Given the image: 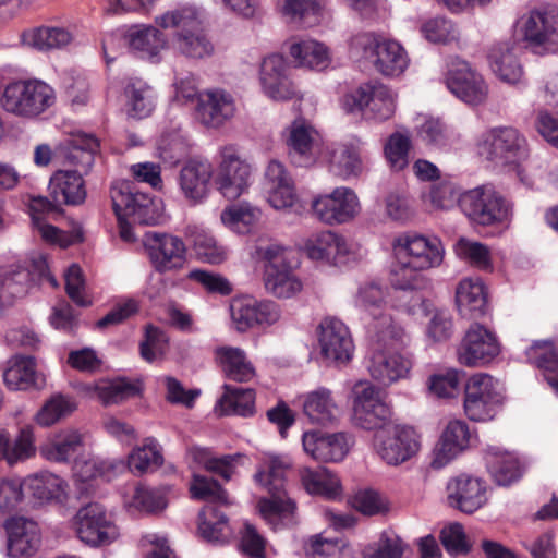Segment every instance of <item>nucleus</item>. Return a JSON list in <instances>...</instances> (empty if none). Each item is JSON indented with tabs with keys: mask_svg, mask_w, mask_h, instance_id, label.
<instances>
[{
	"mask_svg": "<svg viewBox=\"0 0 558 558\" xmlns=\"http://www.w3.org/2000/svg\"><path fill=\"white\" fill-rule=\"evenodd\" d=\"M492 71L507 84H518L523 76V69L513 47L509 43L495 45L488 54Z\"/></svg>",
	"mask_w": 558,
	"mask_h": 558,
	"instance_id": "obj_42",
	"label": "nucleus"
},
{
	"mask_svg": "<svg viewBox=\"0 0 558 558\" xmlns=\"http://www.w3.org/2000/svg\"><path fill=\"white\" fill-rule=\"evenodd\" d=\"M262 211L248 203L234 204L222 210L221 222L238 234H246L256 226Z\"/></svg>",
	"mask_w": 558,
	"mask_h": 558,
	"instance_id": "obj_53",
	"label": "nucleus"
},
{
	"mask_svg": "<svg viewBox=\"0 0 558 558\" xmlns=\"http://www.w3.org/2000/svg\"><path fill=\"white\" fill-rule=\"evenodd\" d=\"M76 409L75 401L68 396L53 395L36 415V421L41 426H50L61 418L70 415Z\"/></svg>",
	"mask_w": 558,
	"mask_h": 558,
	"instance_id": "obj_60",
	"label": "nucleus"
},
{
	"mask_svg": "<svg viewBox=\"0 0 558 558\" xmlns=\"http://www.w3.org/2000/svg\"><path fill=\"white\" fill-rule=\"evenodd\" d=\"M283 136L292 163L310 167L317 161L322 148V136L312 123L304 118H298L286 129Z\"/></svg>",
	"mask_w": 558,
	"mask_h": 558,
	"instance_id": "obj_17",
	"label": "nucleus"
},
{
	"mask_svg": "<svg viewBox=\"0 0 558 558\" xmlns=\"http://www.w3.org/2000/svg\"><path fill=\"white\" fill-rule=\"evenodd\" d=\"M446 85L457 98L469 105H478L487 96V86L482 76L465 61L451 64L446 76Z\"/></svg>",
	"mask_w": 558,
	"mask_h": 558,
	"instance_id": "obj_29",
	"label": "nucleus"
},
{
	"mask_svg": "<svg viewBox=\"0 0 558 558\" xmlns=\"http://www.w3.org/2000/svg\"><path fill=\"white\" fill-rule=\"evenodd\" d=\"M264 191L267 202L276 210H287L301 215L304 210L296 192L295 184L286 169L278 160H270L265 170Z\"/></svg>",
	"mask_w": 558,
	"mask_h": 558,
	"instance_id": "obj_15",
	"label": "nucleus"
},
{
	"mask_svg": "<svg viewBox=\"0 0 558 558\" xmlns=\"http://www.w3.org/2000/svg\"><path fill=\"white\" fill-rule=\"evenodd\" d=\"M304 252L310 259L332 266L348 263L352 254L348 241L332 231L312 234L304 242Z\"/></svg>",
	"mask_w": 558,
	"mask_h": 558,
	"instance_id": "obj_28",
	"label": "nucleus"
},
{
	"mask_svg": "<svg viewBox=\"0 0 558 558\" xmlns=\"http://www.w3.org/2000/svg\"><path fill=\"white\" fill-rule=\"evenodd\" d=\"M484 459L488 473L498 486H511L524 473V465L514 452L497 446H487Z\"/></svg>",
	"mask_w": 558,
	"mask_h": 558,
	"instance_id": "obj_32",
	"label": "nucleus"
},
{
	"mask_svg": "<svg viewBox=\"0 0 558 558\" xmlns=\"http://www.w3.org/2000/svg\"><path fill=\"white\" fill-rule=\"evenodd\" d=\"M351 436L344 432H305L302 445L306 454L319 462H340L350 450Z\"/></svg>",
	"mask_w": 558,
	"mask_h": 558,
	"instance_id": "obj_27",
	"label": "nucleus"
},
{
	"mask_svg": "<svg viewBox=\"0 0 558 558\" xmlns=\"http://www.w3.org/2000/svg\"><path fill=\"white\" fill-rule=\"evenodd\" d=\"M37 451L34 427L24 425L19 428L17 434L12 439L8 433V445L4 449V461L13 466L25 462L35 457Z\"/></svg>",
	"mask_w": 558,
	"mask_h": 558,
	"instance_id": "obj_51",
	"label": "nucleus"
},
{
	"mask_svg": "<svg viewBox=\"0 0 558 558\" xmlns=\"http://www.w3.org/2000/svg\"><path fill=\"white\" fill-rule=\"evenodd\" d=\"M190 493L193 499L205 500L207 505L228 504L227 492L214 478L194 474L190 483Z\"/></svg>",
	"mask_w": 558,
	"mask_h": 558,
	"instance_id": "obj_59",
	"label": "nucleus"
},
{
	"mask_svg": "<svg viewBox=\"0 0 558 558\" xmlns=\"http://www.w3.org/2000/svg\"><path fill=\"white\" fill-rule=\"evenodd\" d=\"M410 148L411 138L408 133L395 132L388 137L384 151L391 168L402 170L408 166Z\"/></svg>",
	"mask_w": 558,
	"mask_h": 558,
	"instance_id": "obj_64",
	"label": "nucleus"
},
{
	"mask_svg": "<svg viewBox=\"0 0 558 558\" xmlns=\"http://www.w3.org/2000/svg\"><path fill=\"white\" fill-rule=\"evenodd\" d=\"M95 396L105 404H116L125 399L140 395L141 387L138 384L126 380L117 379L114 381H100L92 388Z\"/></svg>",
	"mask_w": 558,
	"mask_h": 558,
	"instance_id": "obj_55",
	"label": "nucleus"
},
{
	"mask_svg": "<svg viewBox=\"0 0 558 558\" xmlns=\"http://www.w3.org/2000/svg\"><path fill=\"white\" fill-rule=\"evenodd\" d=\"M361 148L357 138L337 144L329 156L330 171L342 179L357 175L362 171Z\"/></svg>",
	"mask_w": 558,
	"mask_h": 558,
	"instance_id": "obj_40",
	"label": "nucleus"
},
{
	"mask_svg": "<svg viewBox=\"0 0 558 558\" xmlns=\"http://www.w3.org/2000/svg\"><path fill=\"white\" fill-rule=\"evenodd\" d=\"M163 463L159 444L156 438L147 437L141 447L132 450L129 454L128 468L134 475H143L160 468Z\"/></svg>",
	"mask_w": 558,
	"mask_h": 558,
	"instance_id": "obj_49",
	"label": "nucleus"
},
{
	"mask_svg": "<svg viewBox=\"0 0 558 558\" xmlns=\"http://www.w3.org/2000/svg\"><path fill=\"white\" fill-rule=\"evenodd\" d=\"M235 111L234 98L225 89H207L197 97L196 118L206 128H221L234 117Z\"/></svg>",
	"mask_w": 558,
	"mask_h": 558,
	"instance_id": "obj_26",
	"label": "nucleus"
},
{
	"mask_svg": "<svg viewBox=\"0 0 558 558\" xmlns=\"http://www.w3.org/2000/svg\"><path fill=\"white\" fill-rule=\"evenodd\" d=\"M263 93L272 100H289L296 95L286 59L278 53L264 58L259 69Z\"/></svg>",
	"mask_w": 558,
	"mask_h": 558,
	"instance_id": "obj_25",
	"label": "nucleus"
},
{
	"mask_svg": "<svg viewBox=\"0 0 558 558\" xmlns=\"http://www.w3.org/2000/svg\"><path fill=\"white\" fill-rule=\"evenodd\" d=\"M459 313L465 318H478L488 310L487 294L481 278H464L456 290Z\"/></svg>",
	"mask_w": 558,
	"mask_h": 558,
	"instance_id": "obj_37",
	"label": "nucleus"
},
{
	"mask_svg": "<svg viewBox=\"0 0 558 558\" xmlns=\"http://www.w3.org/2000/svg\"><path fill=\"white\" fill-rule=\"evenodd\" d=\"M83 436L78 430H61L39 447L40 456L51 462L66 463L83 449Z\"/></svg>",
	"mask_w": 558,
	"mask_h": 558,
	"instance_id": "obj_38",
	"label": "nucleus"
},
{
	"mask_svg": "<svg viewBox=\"0 0 558 558\" xmlns=\"http://www.w3.org/2000/svg\"><path fill=\"white\" fill-rule=\"evenodd\" d=\"M111 201L116 216H129L138 225H156L161 213L158 203L147 193L138 192L131 181L122 180L112 184Z\"/></svg>",
	"mask_w": 558,
	"mask_h": 558,
	"instance_id": "obj_10",
	"label": "nucleus"
},
{
	"mask_svg": "<svg viewBox=\"0 0 558 558\" xmlns=\"http://www.w3.org/2000/svg\"><path fill=\"white\" fill-rule=\"evenodd\" d=\"M213 178V166L208 161L190 160L180 170L178 184L184 197L193 203L203 202Z\"/></svg>",
	"mask_w": 558,
	"mask_h": 558,
	"instance_id": "obj_34",
	"label": "nucleus"
},
{
	"mask_svg": "<svg viewBox=\"0 0 558 558\" xmlns=\"http://www.w3.org/2000/svg\"><path fill=\"white\" fill-rule=\"evenodd\" d=\"M66 161L76 167L75 170H59L49 182V195L57 204L80 205L86 198L83 174L92 169L99 149L98 140L90 134H78L64 144Z\"/></svg>",
	"mask_w": 558,
	"mask_h": 558,
	"instance_id": "obj_2",
	"label": "nucleus"
},
{
	"mask_svg": "<svg viewBox=\"0 0 558 558\" xmlns=\"http://www.w3.org/2000/svg\"><path fill=\"white\" fill-rule=\"evenodd\" d=\"M350 50L356 57L371 59L381 75L397 77L409 66L404 48L396 40L374 33H360L350 40Z\"/></svg>",
	"mask_w": 558,
	"mask_h": 558,
	"instance_id": "obj_6",
	"label": "nucleus"
},
{
	"mask_svg": "<svg viewBox=\"0 0 558 558\" xmlns=\"http://www.w3.org/2000/svg\"><path fill=\"white\" fill-rule=\"evenodd\" d=\"M374 448L387 464L399 465L416 454L418 436L413 427L389 423L375 434Z\"/></svg>",
	"mask_w": 558,
	"mask_h": 558,
	"instance_id": "obj_11",
	"label": "nucleus"
},
{
	"mask_svg": "<svg viewBox=\"0 0 558 558\" xmlns=\"http://www.w3.org/2000/svg\"><path fill=\"white\" fill-rule=\"evenodd\" d=\"M128 114L132 118L144 119L151 114L156 107V92L145 81L131 78L124 87Z\"/></svg>",
	"mask_w": 558,
	"mask_h": 558,
	"instance_id": "obj_43",
	"label": "nucleus"
},
{
	"mask_svg": "<svg viewBox=\"0 0 558 558\" xmlns=\"http://www.w3.org/2000/svg\"><path fill=\"white\" fill-rule=\"evenodd\" d=\"M187 456L193 462L220 475L225 481L231 480L235 471V462L241 457L240 454L214 457L208 449L197 446L190 447Z\"/></svg>",
	"mask_w": 558,
	"mask_h": 558,
	"instance_id": "obj_54",
	"label": "nucleus"
},
{
	"mask_svg": "<svg viewBox=\"0 0 558 558\" xmlns=\"http://www.w3.org/2000/svg\"><path fill=\"white\" fill-rule=\"evenodd\" d=\"M169 345L167 333L158 327L148 325L145 328V336L140 343V353L143 360L153 363L161 359Z\"/></svg>",
	"mask_w": 558,
	"mask_h": 558,
	"instance_id": "obj_63",
	"label": "nucleus"
},
{
	"mask_svg": "<svg viewBox=\"0 0 558 558\" xmlns=\"http://www.w3.org/2000/svg\"><path fill=\"white\" fill-rule=\"evenodd\" d=\"M156 24L161 28H173L174 50L189 59H204L214 52V45L202 26L199 13L195 7H180L157 16Z\"/></svg>",
	"mask_w": 558,
	"mask_h": 558,
	"instance_id": "obj_4",
	"label": "nucleus"
},
{
	"mask_svg": "<svg viewBox=\"0 0 558 558\" xmlns=\"http://www.w3.org/2000/svg\"><path fill=\"white\" fill-rule=\"evenodd\" d=\"M22 482L24 490L29 492L40 502L58 499L64 493V481L48 471L31 475Z\"/></svg>",
	"mask_w": 558,
	"mask_h": 558,
	"instance_id": "obj_52",
	"label": "nucleus"
},
{
	"mask_svg": "<svg viewBox=\"0 0 558 558\" xmlns=\"http://www.w3.org/2000/svg\"><path fill=\"white\" fill-rule=\"evenodd\" d=\"M318 348L322 357L337 365L351 361L354 343L348 326L337 317L322 319L317 327Z\"/></svg>",
	"mask_w": 558,
	"mask_h": 558,
	"instance_id": "obj_16",
	"label": "nucleus"
},
{
	"mask_svg": "<svg viewBox=\"0 0 558 558\" xmlns=\"http://www.w3.org/2000/svg\"><path fill=\"white\" fill-rule=\"evenodd\" d=\"M124 39L135 56L151 63L160 61V53L168 45L166 36L151 25L131 26L126 31Z\"/></svg>",
	"mask_w": 558,
	"mask_h": 558,
	"instance_id": "obj_33",
	"label": "nucleus"
},
{
	"mask_svg": "<svg viewBox=\"0 0 558 558\" xmlns=\"http://www.w3.org/2000/svg\"><path fill=\"white\" fill-rule=\"evenodd\" d=\"M471 433L465 422L450 421L435 449L433 465L442 468L464 451L470 445Z\"/></svg>",
	"mask_w": 558,
	"mask_h": 558,
	"instance_id": "obj_36",
	"label": "nucleus"
},
{
	"mask_svg": "<svg viewBox=\"0 0 558 558\" xmlns=\"http://www.w3.org/2000/svg\"><path fill=\"white\" fill-rule=\"evenodd\" d=\"M56 100V92L49 84L32 78L9 83L0 101L7 112L24 119H35L50 109Z\"/></svg>",
	"mask_w": 558,
	"mask_h": 558,
	"instance_id": "obj_5",
	"label": "nucleus"
},
{
	"mask_svg": "<svg viewBox=\"0 0 558 558\" xmlns=\"http://www.w3.org/2000/svg\"><path fill=\"white\" fill-rule=\"evenodd\" d=\"M303 411L312 423L328 425L337 421L340 410L332 391L318 387L305 395Z\"/></svg>",
	"mask_w": 558,
	"mask_h": 558,
	"instance_id": "obj_39",
	"label": "nucleus"
},
{
	"mask_svg": "<svg viewBox=\"0 0 558 558\" xmlns=\"http://www.w3.org/2000/svg\"><path fill=\"white\" fill-rule=\"evenodd\" d=\"M521 28L529 46L555 51L558 44V8L549 5L531 11L521 19Z\"/></svg>",
	"mask_w": 558,
	"mask_h": 558,
	"instance_id": "obj_23",
	"label": "nucleus"
},
{
	"mask_svg": "<svg viewBox=\"0 0 558 558\" xmlns=\"http://www.w3.org/2000/svg\"><path fill=\"white\" fill-rule=\"evenodd\" d=\"M348 400L351 403V422L364 430H379L386 427L392 416L390 405L379 388L368 380L355 381Z\"/></svg>",
	"mask_w": 558,
	"mask_h": 558,
	"instance_id": "obj_8",
	"label": "nucleus"
},
{
	"mask_svg": "<svg viewBox=\"0 0 558 558\" xmlns=\"http://www.w3.org/2000/svg\"><path fill=\"white\" fill-rule=\"evenodd\" d=\"M447 500L450 507L473 513L487 501L485 482L480 477L460 474L447 483Z\"/></svg>",
	"mask_w": 558,
	"mask_h": 558,
	"instance_id": "obj_30",
	"label": "nucleus"
},
{
	"mask_svg": "<svg viewBox=\"0 0 558 558\" xmlns=\"http://www.w3.org/2000/svg\"><path fill=\"white\" fill-rule=\"evenodd\" d=\"M289 468L288 460L279 456H268L254 475L256 483L270 494V498H262L258 501V509L275 531L296 524V505L287 497L284 490L286 473Z\"/></svg>",
	"mask_w": 558,
	"mask_h": 558,
	"instance_id": "obj_3",
	"label": "nucleus"
},
{
	"mask_svg": "<svg viewBox=\"0 0 558 558\" xmlns=\"http://www.w3.org/2000/svg\"><path fill=\"white\" fill-rule=\"evenodd\" d=\"M415 130L417 138L426 146L442 149L450 145V131L438 118L424 117Z\"/></svg>",
	"mask_w": 558,
	"mask_h": 558,
	"instance_id": "obj_57",
	"label": "nucleus"
},
{
	"mask_svg": "<svg viewBox=\"0 0 558 558\" xmlns=\"http://www.w3.org/2000/svg\"><path fill=\"white\" fill-rule=\"evenodd\" d=\"M300 477L305 490L311 495L327 499H336L341 495L339 478L324 466L304 468L300 471Z\"/></svg>",
	"mask_w": 558,
	"mask_h": 558,
	"instance_id": "obj_46",
	"label": "nucleus"
},
{
	"mask_svg": "<svg viewBox=\"0 0 558 558\" xmlns=\"http://www.w3.org/2000/svg\"><path fill=\"white\" fill-rule=\"evenodd\" d=\"M74 469L77 476L84 482L97 477L110 482L125 470V463L118 460L90 459L82 463L75 461Z\"/></svg>",
	"mask_w": 558,
	"mask_h": 558,
	"instance_id": "obj_56",
	"label": "nucleus"
},
{
	"mask_svg": "<svg viewBox=\"0 0 558 558\" xmlns=\"http://www.w3.org/2000/svg\"><path fill=\"white\" fill-rule=\"evenodd\" d=\"M192 243L198 257L207 263L220 264L227 258V247L219 244L216 239L205 230H196L192 234Z\"/></svg>",
	"mask_w": 558,
	"mask_h": 558,
	"instance_id": "obj_61",
	"label": "nucleus"
},
{
	"mask_svg": "<svg viewBox=\"0 0 558 558\" xmlns=\"http://www.w3.org/2000/svg\"><path fill=\"white\" fill-rule=\"evenodd\" d=\"M252 165L241 157L234 146H226L221 150L216 183L218 190L228 199L240 197L250 186Z\"/></svg>",
	"mask_w": 558,
	"mask_h": 558,
	"instance_id": "obj_21",
	"label": "nucleus"
},
{
	"mask_svg": "<svg viewBox=\"0 0 558 558\" xmlns=\"http://www.w3.org/2000/svg\"><path fill=\"white\" fill-rule=\"evenodd\" d=\"M8 553L13 558L33 556L39 548L41 536L38 524L24 517H12L4 523Z\"/></svg>",
	"mask_w": 558,
	"mask_h": 558,
	"instance_id": "obj_31",
	"label": "nucleus"
},
{
	"mask_svg": "<svg viewBox=\"0 0 558 558\" xmlns=\"http://www.w3.org/2000/svg\"><path fill=\"white\" fill-rule=\"evenodd\" d=\"M349 98L353 101L350 111L357 110L379 121L391 118L396 110L395 93L381 83L363 84Z\"/></svg>",
	"mask_w": 558,
	"mask_h": 558,
	"instance_id": "obj_24",
	"label": "nucleus"
},
{
	"mask_svg": "<svg viewBox=\"0 0 558 558\" xmlns=\"http://www.w3.org/2000/svg\"><path fill=\"white\" fill-rule=\"evenodd\" d=\"M500 353L496 335L480 324L468 329L459 349L458 359L469 367L485 366Z\"/></svg>",
	"mask_w": 558,
	"mask_h": 558,
	"instance_id": "obj_22",
	"label": "nucleus"
},
{
	"mask_svg": "<svg viewBox=\"0 0 558 558\" xmlns=\"http://www.w3.org/2000/svg\"><path fill=\"white\" fill-rule=\"evenodd\" d=\"M361 206L356 193L345 186L336 187L328 194L316 196L312 201L315 217L326 225H341L354 219Z\"/></svg>",
	"mask_w": 558,
	"mask_h": 558,
	"instance_id": "obj_18",
	"label": "nucleus"
},
{
	"mask_svg": "<svg viewBox=\"0 0 558 558\" xmlns=\"http://www.w3.org/2000/svg\"><path fill=\"white\" fill-rule=\"evenodd\" d=\"M405 335L400 341L392 342L390 339L373 342V353L367 365L369 375L373 379L383 385H390L404 378L410 368L411 362L398 352V349L404 344Z\"/></svg>",
	"mask_w": 558,
	"mask_h": 558,
	"instance_id": "obj_12",
	"label": "nucleus"
},
{
	"mask_svg": "<svg viewBox=\"0 0 558 558\" xmlns=\"http://www.w3.org/2000/svg\"><path fill=\"white\" fill-rule=\"evenodd\" d=\"M289 52L299 66L323 71L330 64L328 48L313 39H303L291 44Z\"/></svg>",
	"mask_w": 558,
	"mask_h": 558,
	"instance_id": "obj_48",
	"label": "nucleus"
},
{
	"mask_svg": "<svg viewBox=\"0 0 558 558\" xmlns=\"http://www.w3.org/2000/svg\"><path fill=\"white\" fill-rule=\"evenodd\" d=\"M482 148L487 159L497 165H514L527 156L525 137L512 126H496L482 137Z\"/></svg>",
	"mask_w": 558,
	"mask_h": 558,
	"instance_id": "obj_14",
	"label": "nucleus"
},
{
	"mask_svg": "<svg viewBox=\"0 0 558 558\" xmlns=\"http://www.w3.org/2000/svg\"><path fill=\"white\" fill-rule=\"evenodd\" d=\"M462 194L458 186L451 181H439L430 185L429 191L423 198L435 209L448 210L459 204Z\"/></svg>",
	"mask_w": 558,
	"mask_h": 558,
	"instance_id": "obj_62",
	"label": "nucleus"
},
{
	"mask_svg": "<svg viewBox=\"0 0 558 558\" xmlns=\"http://www.w3.org/2000/svg\"><path fill=\"white\" fill-rule=\"evenodd\" d=\"M527 362L544 371L545 380L558 393V352L550 341H535L526 350Z\"/></svg>",
	"mask_w": 558,
	"mask_h": 558,
	"instance_id": "obj_47",
	"label": "nucleus"
},
{
	"mask_svg": "<svg viewBox=\"0 0 558 558\" xmlns=\"http://www.w3.org/2000/svg\"><path fill=\"white\" fill-rule=\"evenodd\" d=\"M386 299L387 290L372 281L360 286L354 303L365 314L364 320L369 339L377 342L387 339L392 342L400 341L404 337V330L385 312Z\"/></svg>",
	"mask_w": 558,
	"mask_h": 558,
	"instance_id": "obj_7",
	"label": "nucleus"
},
{
	"mask_svg": "<svg viewBox=\"0 0 558 558\" xmlns=\"http://www.w3.org/2000/svg\"><path fill=\"white\" fill-rule=\"evenodd\" d=\"M392 250L397 264L390 272L392 287H425L424 270L438 267L444 259L445 248L437 236L405 233L393 240Z\"/></svg>",
	"mask_w": 558,
	"mask_h": 558,
	"instance_id": "obj_1",
	"label": "nucleus"
},
{
	"mask_svg": "<svg viewBox=\"0 0 558 558\" xmlns=\"http://www.w3.org/2000/svg\"><path fill=\"white\" fill-rule=\"evenodd\" d=\"M263 280L266 291L277 299H292L303 290V282L290 264L270 266L263 272Z\"/></svg>",
	"mask_w": 558,
	"mask_h": 558,
	"instance_id": "obj_41",
	"label": "nucleus"
},
{
	"mask_svg": "<svg viewBox=\"0 0 558 558\" xmlns=\"http://www.w3.org/2000/svg\"><path fill=\"white\" fill-rule=\"evenodd\" d=\"M215 359L225 375L231 380L246 383L255 376L254 366L240 348L218 347L215 349Z\"/></svg>",
	"mask_w": 558,
	"mask_h": 558,
	"instance_id": "obj_44",
	"label": "nucleus"
},
{
	"mask_svg": "<svg viewBox=\"0 0 558 558\" xmlns=\"http://www.w3.org/2000/svg\"><path fill=\"white\" fill-rule=\"evenodd\" d=\"M23 38L27 45L38 50H49L66 46L72 36L61 27H39L29 34H24Z\"/></svg>",
	"mask_w": 558,
	"mask_h": 558,
	"instance_id": "obj_58",
	"label": "nucleus"
},
{
	"mask_svg": "<svg viewBox=\"0 0 558 558\" xmlns=\"http://www.w3.org/2000/svg\"><path fill=\"white\" fill-rule=\"evenodd\" d=\"M142 242L156 271L165 274L181 269L184 266L186 247L179 236L146 231Z\"/></svg>",
	"mask_w": 558,
	"mask_h": 558,
	"instance_id": "obj_19",
	"label": "nucleus"
},
{
	"mask_svg": "<svg viewBox=\"0 0 558 558\" xmlns=\"http://www.w3.org/2000/svg\"><path fill=\"white\" fill-rule=\"evenodd\" d=\"M78 538L90 546L111 544L119 536V530L104 506L94 502L81 508L76 514Z\"/></svg>",
	"mask_w": 558,
	"mask_h": 558,
	"instance_id": "obj_20",
	"label": "nucleus"
},
{
	"mask_svg": "<svg viewBox=\"0 0 558 558\" xmlns=\"http://www.w3.org/2000/svg\"><path fill=\"white\" fill-rule=\"evenodd\" d=\"M198 531L210 543L225 544L232 535L227 515L217 505H206L198 515Z\"/></svg>",
	"mask_w": 558,
	"mask_h": 558,
	"instance_id": "obj_45",
	"label": "nucleus"
},
{
	"mask_svg": "<svg viewBox=\"0 0 558 558\" xmlns=\"http://www.w3.org/2000/svg\"><path fill=\"white\" fill-rule=\"evenodd\" d=\"M3 380L11 390L41 389L45 377L36 369L33 356L15 355L8 361Z\"/></svg>",
	"mask_w": 558,
	"mask_h": 558,
	"instance_id": "obj_35",
	"label": "nucleus"
},
{
	"mask_svg": "<svg viewBox=\"0 0 558 558\" xmlns=\"http://www.w3.org/2000/svg\"><path fill=\"white\" fill-rule=\"evenodd\" d=\"M459 207L470 221L481 226L502 222L510 215L509 202L492 185L477 186L462 193Z\"/></svg>",
	"mask_w": 558,
	"mask_h": 558,
	"instance_id": "obj_9",
	"label": "nucleus"
},
{
	"mask_svg": "<svg viewBox=\"0 0 558 558\" xmlns=\"http://www.w3.org/2000/svg\"><path fill=\"white\" fill-rule=\"evenodd\" d=\"M225 393L218 405L221 414L251 416L255 412V391L251 388H241L233 385H225Z\"/></svg>",
	"mask_w": 558,
	"mask_h": 558,
	"instance_id": "obj_50",
	"label": "nucleus"
},
{
	"mask_svg": "<svg viewBox=\"0 0 558 558\" xmlns=\"http://www.w3.org/2000/svg\"><path fill=\"white\" fill-rule=\"evenodd\" d=\"M500 401L501 396L496 391V383L490 375L475 374L466 381L463 408L471 421L492 420L496 415Z\"/></svg>",
	"mask_w": 558,
	"mask_h": 558,
	"instance_id": "obj_13",
	"label": "nucleus"
}]
</instances>
